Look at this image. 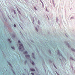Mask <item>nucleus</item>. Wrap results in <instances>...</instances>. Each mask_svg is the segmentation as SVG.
<instances>
[{"mask_svg": "<svg viewBox=\"0 0 75 75\" xmlns=\"http://www.w3.org/2000/svg\"><path fill=\"white\" fill-rule=\"evenodd\" d=\"M64 43L69 48H71V46L68 44V42H65Z\"/></svg>", "mask_w": 75, "mask_h": 75, "instance_id": "1", "label": "nucleus"}, {"mask_svg": "<svg viewBox=\"0 0 75 75\" xmlns=\"http://www.w3.org/2000/svg\"><path fill=\"white\" fill-rule=\"evenodd\" d=\"M57 51L58 52V55H59V56H60L62 58V59H64V57H63V56H62V54L60 53V52H59V50H58Z\"/></svg>", "mask_w": 75, "mask_h": 75, "instance_id": "2", "label": "nucleus"}, {"mask_svg": "<svg viewBox=\"0 0 75 75\" xmlns=\"http://www.w3.org/2000/svg\"><path fill=\"white\" fill-rule=\"evenodd\" d=\"M18 50L19 51H23V50H24V48L23 47H22L21 46H19L18 47Z\"/></svg>", "mask_w": 75, "mask_h": 75, "instance_id": "3", "label": "nucleus"}, {"mask_svg": "<svg viewBox=\"0 0 75 75\" xmlns=\"http://www.w3.org/2000/svg\"><path fill=\"white\" fill-rule=\"evenodd\" d=\"M26 58H28V57H30L29 55H25Z\"/></svg>", "mask_w": 75, "mask_h": 75, "instance_id": "4", "label": "nucleus"}, {"mask_svg": "<svg viewBox=\"0 0 75 75\" xmlns=\"http://www.w3.org/2000/svg\"><path fill=\"white\" fill-rule=\"evenodd\" d=\"M30 70L31 71H35V69H30Z\"/></svg>", "mask_w": 75, "mask_h": 75, "instance_id": "5", "label": "nucleus"}, {"mask_svg": "<svg viewBox=\"0 0 75 75\" xmlns=\"http://www.w3.org/2000/svg\"><path fill=\"white\" fill-rule=\"evenodd\" d=\"M71 50H72V51H74V52H75V49H74V48H71Z\"/></svg>", "mask_w": 75, "mask_h": 75, "instance_id": "6", "label": "nucleus"}, {"mask_svg": "<svg viewBox=\"0 0 75 75\" xmlns=\"http://www.w3.org/2000/svg\"><path fill=\"white\" fill-rule=\"evenodd\" d=\"M19 45H20V46H21V47H23V45L22 43L19 44Z\"/></svg>", "mask_w": 75, "mask_h": 75, "instance_id": "7", "label": "nucleus"}, {"mask_svg": "<svg viewBox=\"0 0 75 75\" xmlns=\"http://www.w3.org/2000/svg\"><path fill=\"white\" fill-rule=\"evenodd\" d=\"M23 53L24 54H28V52L27 51H25L24 52H23Z\"/></svg>", "mask_w": 75, "mask_h": 75, "instance_id": "8", "label": "nucleus"}, {"mask_svg": "<svg viewBox=\"0 0 75 75\" xmlns=\"http://www.w3.org/2000/svg\"><path fill=\"white\" fill-rule=\"evenodd\" d=\"M35 30L37 31V32H38V29L37 28L35 27Z\"/></svg>", "mask_w": 75, "mask_h": 75, "instance_id": "9", "label": "nucleus"}, {"mask_svg": "<svg viewBox=\"0 0 75 75\" xmlns=\"http://www.w3.org/2000/svg\"><path fill=\"white\" fill-rule=\"evenodd\" d=\"M32 56H33V58H34V59H35V57H34V53H33L32 54Z\"/></svg>", "mask_w": 75, "mask_h": 75, "instance_id": "10", "label": "nucleus"}, {"mask_svg": "<svg viewBox=\"0 0 75 75\" xmlns=\"http://www.w3.org/2000/svg\"><path fill=\"white\" fill-rule=\"evenodd\" d=\"M8 41H9L10 43H11V41H10V39H8Z\"/></svg>", "mask_w": 75, "mask_h": 75, "instance_id": "11", "label": "nucleus"}, {"mask_svg": "<svg viewBox=\"0 0 75 75\" xmlns=\"http://www.w3.org/2000/svg\"><path fill=\"white\" fill-rule=\"evenodd\" d=\"M12 37L13 38H15V37H16V36L14 35H12Z\"/></svg>", "mask_w": 75, "mask_h": 75, "instance_id": "12", "label": "nucleus"}, {"mask_svg": "<svg viewBox=\"0 0 75 75\" xmlns=\"http://www.w3.org/2000/svg\"><path fill=\"white\" fill-rule=\"evenodd\" d=\"M32 64L33 65H34V62H32Z\"/></svg>", "mask_w": 75, "mask_h": 75, "instance_id": "13", "label": "nucleus"}, {"mask_svg": "<svg viewBox=\"0 0 75 75\" xmlns=\"http://www.w3.org/2000/svg\"><path fill=\"white\" fill-rule=\"evenodd\" d=\"M70 59H72V60H73V61L74 60V59L72 57H71Z\"/></svg>", "mask_w": 75, "mask_h": 75, "instance_id": "14", "label": "nucleus"}, {"mask_svg": "<svg viewBox=\"0 0 75 75\" xmlns=\"http://www.w3.org/2000/svg\"><path fill=\"white\" fill-rule=\"evenodd\" d=\"M8 63L9 64V65H10V66L11 67H12V65L11 64H10V63L9 62H8Z\"/></svg>", "mask_w": 75, "mask_h": 75, "instance_id": "15", "label": "nucleus"}, {"mask_svg": "<svg viewBox=\"0 0 75 75\" xmlns=\"http://www.w3.org/2000/svg\"><path fill=\"white\" fill-rule=\"evenodd\" d=\"M57 74V75H60L59 74H58V73H57V71H55Z\"/></svg>", "mask_w": 75, "mask_h": 75, "instance_id": "16", "label": "nucleus"}, {"mask_svg": "<svg viewBox=\"0 0 75 75\" xmlns=\"http://www.w3.org/2000/svg\"><path fill=\"white\" fill-rule=\"evenodd\" d=\"M13 26L14 27H16V24H14L13 25Z\"/></svg>", "mask_w": 75, "mask_h": 75, "instance_id": "17", "label": "nucleus"}, {"mask_svg": "<svg viewBox=\"0 0 75 75\" xmlns=\"http://www.w3.org/2000/svg\"><path fill=\"white\" fill-rule=\"evenodd\" d=\"M11 48L12 49H14V47H11Z\"/></svg>", "mask_w": 75, "mask_h": 75, "instance_id": "18", "label": "nucleus"}, {"mask_svg": "<svg viewBox=\"0 0 75 75\" xmlns=\"http://www.w3.org/2000/svg\"><path fill=\"white\" fill-rule=\"evenodd\" d=\"M31 74H32V75H34V73H31Z\"/></svg>", "mask_w": 75, "mask_h": 75, "instance_id": "19", "label": "nucleus"}, {"mask_svg": "<svg viewBox=\"0 0 75 75\" xmlns=\"http://www.w3.org/2000/svg\"><path fill=\"white\" fill-rule=\"evenodd\" d=\"M34 9H35V10H37V9L36 8V7H34Z\"/></svg>", "mask_w": 75, "mask_h": 75, "instance_id": "20", "label": "nucleus"}, {"mask_svg": "<svg viewBox=\"0 0 75 75\" xmlns=\"http://www.w3.org/2000/svg\"><path fill=\"white\" fill-rule=\"evenodd\" d=\"M18 42L19 43H21V42L20 40H18Z\"/></svg>", "mask_w": 75, "mask_h": 75, "instance_id": "21", "label": "nucleus"}, {"mask_svg": "<svg viewBox=\"0 0 75 75\" xmlns=\"http://www.w3.org/2000/svg\"><path fill=\"white\" fill-rule=\"evenodd\" d=\"M27 63V61H25V64Z\"/></svg>", "mask_w": 75, "mask_h": 75, "instance_id": "22", "label": "nucleus"}, {"mask_svg": "<svg viewBox=\"0 0 75 75\" xmlns=\"http://www.w3.org/2000/svg\"><path fill=\"white\" fill-rule=\"evenodd\" d=\"M49 52H50V54H51V51H49Z\"/></svg>", "mask_w": 75, "mask_h": 75, "instance_id": "23", "label": "nucleus"}, {"mask_svg": "<svg viewBox=\"0 0 75 75\" xmlns=\"http://www.w3.org/2000/svg\"><path fill=\"white\" fill-rule=\"evenodd\" d=\"M38 24H40V21H38Z\"/></svg>", "mask_w": 75, "mask_h": 75, "instance_id": "24", "label": "nucleus"}, {"mask_svg": "<svg viewBox=\"0 0 75 75\" xmlns=\"http://www.w3.org/2000/svg\"><path fill=\"white\" fill-rule=\"evenodd\" d=\"M54 67H55V68H56V69H57V67H56V66H54Z\"/></svg>", "mask_w": 75, "mask_h": 75, "instance_id": "25", "label": "nucleus"}, {"mask_svg": "<svg viewBox=\"0 0 75 75\" xmlns=\"http://www.w3.org/2000/svg\"><path fill=\"white\" fill-rule=\"evenodd\" d=\"M12 71L13 72V73H14V74H15V73H14V71H13V70H12Z\"/></svg>", "mask_w": 75, "mask_h": 75, "instance_id": "26", "label": "nucleus"}, {"mask_svg": "<svg viewBox=\"0 0 75 75\" xmlns=\"http://www.w3.org/2000/svg\"><path fill=\"white\" fill-rule=\"evenodd\" d=\"M56 22H58V19L56 20Z\"/></svg>", "mask_w": 75, "mask_h": 75, "instance_id": "27", "label": "nucleus"}, {"mask_svg": "<svg viewBox=\"0 0 75 75\" xmlns=\"http://www.w3.org/2000/svg\"><path fill=\"white\" fill-rule=\"evenodd\" d=\"M38 27L39 28L40 27V26L38 25Z\"/></svg>", "mask_w": 75, "mask_h": 75, "instance_id": "28", "label": "nucleus"}, {"mask_svg": "<svg viewBox=\"0 0 75 75\" xmlns=\"http://www.w3.org/2000/svg\"><path fill=\"white\" fill-rule=\"evenodd\" d=\"M20 25V27H21V25Z\"/></svg>", "mask_w": 75, "mask_h": 75, "instance_id": "29", "label": "nucleus"}, {"mask_svg": "<svg viewBox=\"0 0 75 75\" xmlns=\"http://www.w3.org/2000/svg\"><path fill=\"white\" fill-rule=\"evenodd\" d=\"M21 28H22V29H23V28H22V27H21Z\"/></svg>", "mask_w": 75, "mask_h": 75, "instance_id": "30", "label": "nucleus"}, {"mask_svg": "<svg viewBox=\"0 0 75 75\" xmlns=\"http://www.w3.org/2000/svg\"><path fill=\"white\" fill-rule=\"evenodd\" d=\"M54 67H55V64H54Z\"/></svg>", "mask_w": 75, "mask_h": 75, "instance_id": "31", "label": "nucleus"}, {"mask_svg": "<svg viewBox=\"0 0 75 75\" xmlns=\"http://www.w3.org/2000/svg\"><path fill=\"white\" fill-rule=\"evenodd\" d=\"M29 45V47H30V46Z\"/></svg>", "mask_w": 75, "mask_h": 75, "instance_id": "32", "label": "nucleus"}, {"mask_svg": "<svg viewBox=\"0 0 75 75\" xmlns=\"http://www.w3.org/2000/svg\"><path fill=\"white\" fill-rule=\"evenodd\" d=\"M5 20V21H6V20H7V19H6Z\"/></svg>", "mask_w": 75, "mask_h": 75, "instance_id": "33", "label": "nucleus"}, {"mask_svg": "<svg viewBox=\"0 0 75 75\" xmlns=\"http://www.w3.org/2000/svg\"><path fill=\"white\" fill-rule=\"evenodd\" d=\"M72 69H73V67H72Z\"/></svg>", "mask_w": 75, "mask_h": 75, "instance_id": "34", "label": "nucleus"}, {"mask_svg": "<svg viewBox=\"0 0 75 75\" xmlns=\"http://www.w3.org/2000/svg\"><path fill=\"white\" fill-rule=\"evenodd\" d=\"M34 20H33V22H34Z\"/></svg>", "mask_w": 75, "mask_h": 75, "instance_id": "35", "label": "nucleus"}]
</instances>
